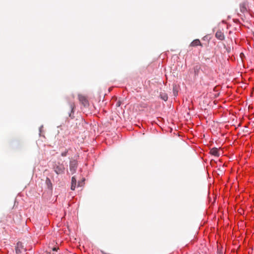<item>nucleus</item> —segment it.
<instances>
[{
  "label": "nucleus",
  "instance_id": "f257e3e1",
  "mask_svg": "<svg viewBox=\"0 0 254 254\" xmlns=\"http://www.w3.org/2000/svg\"><path fill=\"white\" fill-rule=\"evenodd\" d=\"M65 167L62 163L58 162L53 167V169L57 174H63L64 173Z\"/></svg>",
  "mask_w": 254,
  "mask_h": 254
},
{
  "label": "nucleus",
  "instance_id": "f03ea898",
  "mask_svg": "<svg viewBox=\"0 0 254 254\" xmlns=\"http://www.w3.org/2000/svg\"><path fill=\"white\" fill-rule=\"evenodd\" d=\"M77 167V161L73 160L70 161L69 163V170L71 174H74L76 170Z\"/></svg>",
  "mask_w": 254,
  "mask_h": 254
},
{
  "label": "nucleus",
  "instance_id": "7ed1b4c3",
  "mask_svg": "<svg viewBox=\"0 0 254 254\" xmlns=\"http://www.w3.org/2000/svg\"><path fill=\"white\" fill-rule=\"evenodd\" d=\"M23 252H26V249L24 248L22 243L19 242L17 243V246L16 247V253L18 254L19 253H22Z\"/></svg>",
  "mask_w": 254,
  "mask_h": 254
},
{
  "label": "nucleus",
  "instance_id": "20e7f679",
  "mask_svg": "<svg viewBox=\"0 0 254 254\" xmlns=\"http://www.w3.org/2000/svg\"><path fill=\"white\" fill-rule=\"evenodd\" d=\"M210 153L215 157H219L220 155V151L217 148H212L210 150Z\"/></svg>",
  "mask_w": 254,
  "mask_h": 254
},
{
  "label": "nucleus",
  "instance_id": "39448f33",
  "mask_svg": "<svg viewBox=\"0 0 254 254\" xmlns=\"http://www.w3.org/2000/svg\"><path fill=\"white\" fill-rule=\"evenodd\" d=\"M78 99L79 101L84 106H86L88 104V101L86 97L82 95H78Z\"/></svg>",
  "mask_w": 254,
  "mask_h": 254
},
{
  "label": "nucleus",
  "instance_id": "423d86ee",
  "mask_svg": "<svg viewBox=\"0 0 254 254\" xmlns=\"http://www.w3.org/2000/svg\"><path fill=\"white\" fill-rule=\"evenodd\" d=\"M215 37L217 39L220 40H223L225 38L224 35L221 31H218L215 33Z\"/></svg>",
  "mask_w": 254,
  "mask_h": 254
},
{
  "label": "nucleus",
  "instance_id": "0eeeda50",
  "mask_svg": "<svg viewBox=\"0 0 254 254\" xmlns=\"http://www.w3.org/2000/svg\"><path fill=\"white\" fill-rule=\"evenodd\" d=\"M76 180L75 177H72L71 179V189L72 190H74L76 187Z\"/></svg>",
  "mask_w": 254,
  "mask_h": 254
},
{
  "label": "nucleus",
  "instance_id": "6e6552de",
  "mask_svg": "<svg viewBox=\"0 0 254 254\" xmlns=\"http://www.w3.org/2000/svg\"><path fill=\"white\" fill-rule=\"evenodd\" d=\"M201 45V43L198 39H195L193 40L190 44V46L192 47H195L197 46Z\"/></svg>",
  "mask_w": 254,
  "mask_h": 254
},
{
  "label": "nucleus",
  "instance_id": "1a4fd4ad",
  "mask_svg": "<svg viewBox=\"0 0 254 254\" xmlns=\"http://www.w3.org/2000/svg\"><path fill=\"white\" fill-rule=\"evenodd\" d=\"M160 96L161 98L165 101L168 100V95L165 93H161L160 94Z\"/></svg>",
  "mask_w": 254,
  "mask_h": 254
},
{
  "label": "nucleus",
  "instance_id": "9d476101",
  "mask_svg": "<svg viewBox=\"0 0 254 254\" xmlns=\"http://www.w3.org/2000/svg\"><path fill=\"white\" fill-rule=\"evenodd\" d=\"M70 107L71 109V111L73 112V110L75 107L74 104L73 103H70Z\"/></svg>",
  "mask_w": 254,
  "mask_h": 254
},
{
  "label": "nucleus",
  "instance_id": "9b49d317",
  "mask_svg": "<svg viewBox=\"0 0 254 254\" xmlns=\"http://www.w3.org/2000/svg\"><path fill=\"white\" fill-rule=\"evenodd\" d=\"M67 150H65L64 151L62 152L61 153V155L63 157H64V156H66L67 155Z\"/></svg>",
  "mask_w": 254,
  "mask_h": 254
},
{
  "label": "nucleus",
  "instance_id": "f8f14e48",
  "mask_svg": "<svg viewBox=\"0 0 254 254\" xmlns=\"http://www.w3.org/2000/svg\"><path fill=\"white\" fill-rule=\"evenodd\" d=\"M57 250H58V248H54L53 249V253H52V254H51V253H49V254H56L55 253V252H57Z\"/></svg>",
  "mask_w": 254,
  "mask_h": 254
},
{
  "label": "nucleus",
  "instance_id": "ddd939ff",
  "mask_svg": "<svg viewBox=\"0 0 254 254\" xmlns=\"http://www.w3.org/2000/svg\"><path fill=\"white\" fill-rule=\"evenodd\" d=\"M47 181H50L49 179H47Z\"/></svg>",
  "mask_w": 254,
  "mask_h": 254
},
{
  "label": "nucleus",
  "instance_id": "4468645a",
  "mask_svg": "<svg viewBox=\"0 0 254 254\" xmlns=\"http://www.w3.org/2000/svg\"><path fill=\"white\" fill-rule=\"evenodd\" d=\"M174 93L175 94V95L176 94V92H175V91H174Z\"/></svg>",
  "mask_w": 254,
  "mask_h": 254
},
{
  "label": "nucleus",
  "instance_id": "2eb2a0df",
  "mask_svg": "<svg viewBox=\"0 0 254 254\" xmlns=\"http://www.w3.org/2000/svg\"><path fill=\"white\" fill-rule=\"evenodd\" d=\"M174 93L175 94V95L176 94V92H175V91H174Z\"/></svg>",
  "mask_w": 254,
  "mask_h": 254
}]
</instances>
